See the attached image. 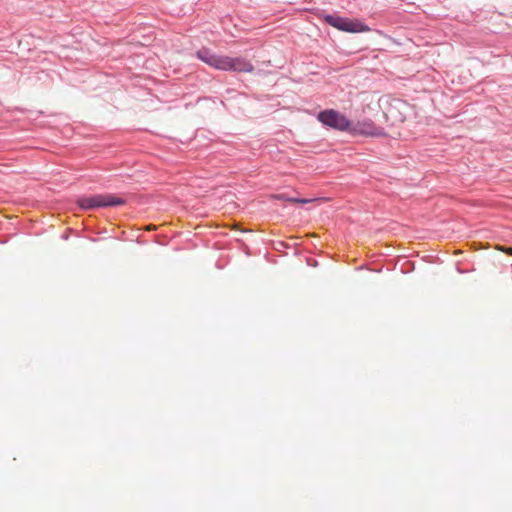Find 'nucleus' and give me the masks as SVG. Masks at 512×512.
I'll return each instance as SVG.
<instances>
[{
  "mask_svg": "<svg viewBox=\"0 0 512 512\" xmlns=\"http://www.w3.org/2000/svg\"><path fill=\"white\" fill-rule=\"evenodd\" d=\"M76 203L82 210H91L96 208L121 206L126 203V200L113 194L107 193L82 196L76 200Z\"/></svg>",
  "mask_w": 512,
  "mask_h": 512,
  "instance_id": "obj_1",
  "label": "nucleus"
},
{
  "mask_svg": "<svg viewBox=\"0 0 512 512\" xmlns=\"http://www.w3.org/2000/svg\"><path fill=\"white\" fill-rule=\"evenodd\" d=\"M324 21L330 26L348 33H362L370 31V27L359 20H352L335 14L324 15Z\"/></svg>",
  "mask_w": 512,
  "mask_h": 512,
  "instance_id": "obj_2",
  "label": "nucleus"
},
{
  "mask_svg": "<svg viewBox=\"0 0 512 512\" xmlns=\"http://www.w3.org/2000/svg\"><path fill=\"white\" fill-rule=\"evenodd\" d=\"M317 120L325 127L347 132L350 128V120L342 113L335 109H325L317 114Z\"/></svg>",
  "mask_w": 512,
  "mask_h": 512,
  "instance_id": "obj_3",
  "label": "nucleus"
},
{
  "mask_svg": "<svg viewBox=\"0 0 512 512\" xmlns=\"http://www.w3.org/2000/svg\"><path fill=\"white\" fill-rule=\"evenodd\" d=\"M347 133L352 136H381L383 135V129L377 127L371 120L350 121V128Z\"/></svg>",
  "mask_w": 512,
  "mask_h": 512,
  "instance_id": "obj_4",
  "label": "nucleus"
},
{
  "mask_svg": "<svg viewBox=\"0 0 512 512\" xmlns=\"http://www.w3.org/2000/svg\"><path fill=\"white\" fill-rule=\"evenodd\" d=\"M196 58L217 70H224L225 55H218L207 47L196 51Z\"/></svg>",
  "mask_w": 512,
  "mask_h": 512,
  "instance_id": "obj_5",
  "label": "nucleus"
},
{
  "mask_svg": "<svg viewBox=\"0 0 512 512\" xmlns=\"http://www.w3.org/2000/svg\"><path fill=\"white\" fill-rule=\"evenodd\" d=\"M223 71L233 72H247L251 73L254 71L253 64L243 57H229L225 56Z\"/></svg>",
  "mask_w": 512,
  "mask_h": 512,
  "instance_id": "obj_6",
  "label": "nucleus"
},
{
  "mask_svg": "<svg viewBox=\"0 0 512 512\" xmlns=\"http://www.w3.org/2000/svg\"><path fill=\"white\" fill-rule=\"evenodd\" d=\"M223 71L233 72H247L251 73L254 71L253 64L243 57H229L225 56Z\"/></svg>",
  "mask_w": 512,
  "mask_h": 512,
  "instance_id": "obj_7",
  "label": "nucleus"
},
{
  "mask_svg": "<svg viewBox=\"0 0 512 512\" xmlns=\"http://www.w3.org/2000/svg\"><path fill=\"white\" fill-rule=\"evenodd\" d=\"M277 199L294 202V203H301V204H306V203H309L312 201L311 199H306V198L288 197L285 194L277 195Z\"/></svg>",
  "mask_w": 512,
  "mask_h": 512,
  "instance_id": "obj_8",
  "label": "nucleus"
}]
</instances>
